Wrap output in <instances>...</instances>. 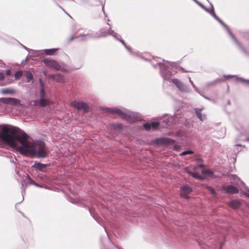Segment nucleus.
<instances>
[{"label": "nucleus", "mask_w": 249, "mask_h": 249, "mask_svg": "<svg viewBox=\"0 0 249 249\" xmlns=\"http://www.w3.org/2000/svg\"><path fill=\"white\" fill-rule=\"evenodd\" d=\"M2 138L11 144L16 146L19 152L25 156H36L45 158L48 155L45 144L43 142L33 143L28 140V136L25 133L21 134L20 137H17L13 131H9L4 129L2 133Z\"/></svg>", "instance_id": "obj_1"}, {"label": "nucleus", "mask_w": 249, "mask_h": 249, "mask_svg": "<svg viewBox=\"0 0 249 249\" xmlns=\"http://www.w3.org/2000/svg\"><path fill=\"white\" fill-rule=\"evenodd\" d=\"M107 24L109 26V28L108 30L102 29L100 31V33L98 35L94 36L93 34L90 33H87L86 34L84 35H80L79 36L73 35L70 39V40H72L74 38H77L81 41H85L90 38L104 37H106L108 35L112 36L114 37V38H117V33L115 32L114 30L111 29V25L109 23L107 22Z\"/></svg>", "instance_id": "obj_2"}, {"label": "nucleus", "mask_w": 249, "mask_h": 249, "mask_svg": "<svg viewBox=\"0 0 249 249\" xmlns=\"http://www.w3.org/2000/svg\"><path fill=\"white\" fill-rule=\"evenodd\" d=\"M105 110L111 114H116L124 118L129 122H135L140 120L139 114L124 108L120 109L118 107H111L105 108Z\"/></svg>", "instance_id": "obj_3"}, {"label": "nucleus", "mask_w": 249, "mask_h": 249, "mask_svg": "<svg viewBox=\"0 0 249 249\" xmlns=\"http://www.w3.org/2000/svg\"><path fill=\"white\" fill-rule=\"evenodd\" d=\"M212 17H213L217 21H218L226 30L228 34L232 39L233 41L237 45V47L246 55L249 56V53L242 46L241 44L237 40L235 37L233 36L232 33L227 25H226L223 21L220 19L215 14V12L212 10Z\"/></svg>", "instance_id": "obj_4"}, {"label": "nucleus", "mask_w": 249, "mask_h": 249, "mask_svg": "<svg viewBox=\"0 0 249 249\" xmlns=\"http://www.w3.org/2000/svg\"><path fill=\"white\" fill-rule=\"evenodd\" d=\"M160 68V73L163 78V80H168L170 78L172 75V73L169 70H167L166 68L168 66L171 65V62L169 61H165L163 60V63H158Z\"/></svg>", "instance_id": "obj_5"}, {"label": "nucleus", "mask_w": 249, "mask_h": 249, "mask_svg": "<svg viewBox=\"0 0 249 249\" xmlns=\"http://www.w3.org/2000/svg\"><path fill=\"white\" fill-rule=\"evenodd\" d=\"M71 106L80 110H83L85 112L88 111L89 107L88 105L83 102L73 101L71 103Z\"/></svg>", "instance_id": "obj_6"}, {"label": "nucleus", "mask_w": 249, "mask_h": 249, "mask_svg": "<svg viewBox=\"0 0 249 249\" xmlns=\"http://www.w3.org/2000/svg\"><path fill=\"white\" fill-rule=\"evenodd\" d=\"M44 64L51 68H53L56 70H61L62 71H65V69L61 68L58 63L53 60L46 59L43 60Z\"/></svg>", "instance_id": "obj_7"}, {"label": "nucleus", "mask_w": 249, "mask_h": 249, "mask_svg": "<svg viewBox=\"0 0 249 249\" xmlns=\"http://www.w3.org/2000/svg\"><path fill=\"white\" fill-rule=\"evenodd\" d=\"M172 83L175 84L179 91L181 92H188L189 89L187 86L178 79H172Z\"/></svg>", "instance_id": "obj_8"}, {"label": "nucleus", "mask_w": 249, "mask_h": 249, "mask_svg": "<svg viewBox=\"0 0 249 249\" xmlns=\"http://www.w3.org/2000/svg\"><path fill=\"white\" fill-rule=\"evenodd\" d=\"M49 165L47 164L35 162L34 165L32 166V168L34 169L36 171L45 172L46 171V168Z\"/></svg>", "instance_id": "obj_9"}, {"label": "nucleus", "mask_w": 249, "mask_h": 249, "mask_svg": "<svg viewBox=\"0 0 249 249\" xmlns=\"http://www.w3.org/2000/svg\"><path fill=\"white\" fill-rule=\"evenodd\" d=\"M180 195L186 199H188V195L192 191V189L188 185H184L180 188Z\"/></svg>", "instance_id": "obj_10"}, {"label": "nucleus", "mask_w": 249, "mask_h": 249, "mask_svg": "<svg viewBox=\"0 0 249 249\" xmlns=\"http://www.w3.org/2000/svg\"><path fill=\"white\" fill-rule=\"evenodd\" d=\"M156 142L158 144H167L174 143L175 141L174 140L169 138H161L157 139Z\"/></svg>", "instance_id": "obj_11"}, {"label": "nucleus", "mask_w": 249, "mask_h": 249, "mask_svg": "<svg viewBox=\"0 0 249 249\" xmlns=\"http://www.w3.org/2000/svg\"><path fill=\"white\" fill-rule=\"evenodd\" d=\"M6 128H7V129H8L9 130V131H13L14 132V134H15V135L16 136H17V137H20V135H18V134H17V133H16V129H15V128H9V127H4V128H2V130L1 131V132H0V139L2 141H3V142H6V143H8L9 145H10L11 146H12V147H14V148H17V146H16L13 145L11 144H10L8 142L6 141H4V140H3L2 139V137H1V136H2V132H3V130L4 129H6Z\"/></svg>", "instance_id": "obj_12"}, {"label": "nucleus", "mask_w": 249, "mask_h": 249, "mask_svg": "<svg viewBox=\"0 0 249 249\" xmlns=\"http://www.w3.org/2000/svg\"><path fill=\"white\" fill-rule=\"evenodd\" d=\"M49 77L53 81L59 83H64L65 82V79L63 76L60 74H51Z\"/></svg>", "instance_id": "obj_13"}, {"label": "nucleus", "mask_w": 249, "mask_h": 249, "mask_svg": "<svg viewBox=\"0 0 249 249\" xmlns=\"http://www.w3.org/2000/svg\"><path fill=\"white\" fill-rule=\"evenodd\" d=\"M175 123V119L173 117H170L163 121L161 123V126L163 127H167Z\"/></svg>", "instance_id": "obj_14"}, {"label": "nucleus", "mask_w": 249, "mask_h": 249, "mask_svg": "<svg viewBox=\"0 0 249 249\" xmlns=\"http://www.w3.org/2000/svg\"><path fill=\"white\" fill-rule=\"evenodd\" d=\"M223 190L228 194H236L239 191L236 187L232 185L224 186L223 187Z\"/></svg>", "instance_id": "obj_15"}, {"label": "nucleus", "mask_w": 249, "mask_h": 249, "mask_svg": "<svg viewBox=\"0 0 249 249\" xmlns=\"http://www.w3.org/2000/svg\"><path fill=\"white\" fill-rule=\"evenodd\" d=\"M228 178L231 183L237 184L238 185H239L242 183L239 178L235 175H229L228 176Z\"/></svg>", "instance_id": "obj_16"}, {"label": "nucleus", "mask_w": 249, "mask_h": 249, "mask_svg": "<svg viewBox=\"0 0 249 249\" xmlns=\"http://www.w3.org/2000/svg\"><path fill=\"white\" fill-rule=\"evenodd\" d=\"M116 39L122 43V44L124 46V47L131 54H132V55H134V56H140V54L139 53L132 52V51L131 50L130 47H128L126 45V44L125 43V42H124V40H123L122 39H119L118 37H117V38H116Z\"/></svg>", "instance_id": "obj_17"}, {"label": "nucleus", "mask_w": 249, "mask_h": 249, "mask_svg": "<svg viewBox=\"0 0 249 249\" xmlns=\"http://www.w3.org/2000/svg\"><path fill=\"white\" fill-rule=\"evenodd\" d=\"M229 205L231 208L236 209L240 207L241 203L239 200H231Z\"/></svg>", "instance_id": "obj_18"}, {"label": "nucleus", "mask_w": 249, "mask_h": 249, "mask_svg": "<svg viewBox=\"0 0 249 249\" xmlns=\"http://www.w3.org/2000/svg\"><path fill=\"white\" fill-rule=\"evenodd\" d=\"M201 109L198 108H195V112L197 117L201 121H203L205 120L206 117L204 115L201 114Z\"/></svg>", "instance_id": "obj_19"}, {"label": "nucleus", "mask_w": 249, "mask_h": 249, "mask_svg": "<svg viewBox=\"0 0 249 249\" xmlns=\"http://www.w3.org/2000/svg\"><path fill=\"white\" fill-rule=\"evenodd\" d=\"M224 77L225 78L235 77V78L236 79V80H239V81H240L244 82L246 84H249V80L244 79L242 77H239L236 75H224Z\"/></svg>", "instance_id": "obj_20"}, {"label": "nucleus", "mask_w": 249, "mask_h": 249, "mask_svg": "<svg viewBox=\"0 0 249 249\" xmlns=\"http://www.w3.org/2000/svg\"><path fill=\"white\" fill-rule=\"evenodd\" d=\"M25 75L26 78V81L28 83H31V84L33 83V76L32 72L29 71H27L25 72Z\"/></svg>", "instance_id": "obj_21"}, {"label": "nucleus", "mask_w": 249, "mask_h": 249, "mask_svg": "<svg viewBox=\"0 0 249 249\" xmlns=\"http://www.w3.org/2000/svg\"><path fill=\"white\" fill-rule=\"evenodd\" d=\"M39 82H40V86H41V89H40V99L45 98V90H44V89L43 87V84L42 81L41 80V79H40Z\"/></svg>", "instance_id": "obj_22"}, {"label": "nucleus", "mask_w": 249, "mask_h": 249, "mask_svg": "<svg viewBox=\"0 0 249 249\" xmlns=\"http://www.w3.org/2000/svg\"><path fill=\"white\" fill-rule=\"evenodd\" d=\"M49 105V100H46L45 98H41L39 100V105L42 107H44L45 106Z\"/></svg>", "instance_id": "obj_23"}, {"label": "nucleus", "mask_w": 249, "mask_h": 249, "mask_svg": "<svg viewBox=\"0 0 249 249\" xmlns=\"http://www.w3.org/2000/svg\"><path fill=\"white\" fill-rule=\"evenodd\" d=\"M57 50V49H45L44 52L47 55H53Z\"/></svg>", "instance_id": "obj_24"}, {"label": "nucleus", "mask_w": 249, "mask_h": 249, "mask_svg": "<svg viewBox=\"0 0 249 249\" xmlns=\"http://www.w3.org/2000/svg\"><path fill=\"white\" fill-rule=\"evenodd\" d=\"M224 81V79L223 78H218L216 79L214 81L212 82H210L207 84V86H210L214 85V84H216L218 83L222 82Z\"/></svg>", "instance_id": "obj_25"}, {"label": "nucleus", "mask_w": 249, "mask_h": 249, "mask_svg": "<svg viewBox=\"0 0 249 249\" xmlns=\"http://www.w3.org/2000/svg\"><path fill=\"white\" fill-rule=\"evenodd\" d=\"M4 100L5 102H11L14 104L17 103L18 102V99L12 98H5Z\"/></svg>", "instance_id": "obj_26"}, {"label": "nucleus", "mask_w": 249, "mask_h": 249, "mask_svg": "<svg viewBox=\"0 0 249 249\" xmlns=\"http://www.w3.org/2000/svg\"><path fill=\"white\" fill-rule=\"evenodd\" d=\"M114 129L120 130L122 128V125L121 124H112Z\"/></svg>", "instance_id": "obj_27"}, {"label": "nucleus", "mask_w": 249, "mask_h": 249, "mask_svg": "<svg viewBox=\"0 0 249 249\" xmlns=\"http://www.w3.org/2000/svg\"><path fill=\"white\" fill-rule=\"evenodd\" d=\"M1 93L3 94H11L13 93V91L10 89H4L1 90Z\"/></svg>", "instance_id": "obj_28"}, {"label": "nucleus", "mask_w": 249, "mask_h": 249, "mask_svg": "<svg viewBox=\"0 0 249 249\" xmlns=\"http://www.w3.org/2000/svg\"><path fill=\"white\" fill-rule=\"evenodd\" d=\"M193 153H194V152L193 151H192L191 150H187L186 151H184L182 152H181V153H180L179 155L182 156L186 155L187 154H192Z\"/></svg>", "instance_id": "obj_29"}, {"label": "nucleus", "mask_w": 249, "mask_h": 249, "mask_svg": "<svg viewBox=\"0 0 249 249\" xmlns=\"http://www.w3.org/2000/svg\"><path fill=\"white\" fill-rule=\"evenodd\" d=\"M205 187L210 191V193L212 195L215 196L216 195V193L213 188L212 187L206 185Z\"/></svg>", "instance_id": "obj_30"}, {"label": "nucleus", "mask_w": 249, "mask_h": 249, "mask_svg": "<svg viewBox=\"0 0 249 249\" xmlns=\"http://www.w3.org/2000/svg\"><path fill=\"white\" fill-rule=\"evenodd\" d=\"M22 75L21 71H17L15 74V78L16 79H18L20 78Z\"/></svg>", "instance_id": "obj_31"}, {"label": "nucleus", "mask_w": 249, "mask_h": 249, "mask_svg": "<svg viewBox=\"0 0 249 249\" xmlns=\"http://www.w3.org/2000/svg\"><path fill=\"white\" fill-rule=\"evenodd\" d=\"M28 182L36 186H37V187H41L42 188L43 186H41V185H39L38 184L36 183L34 180H33V179H32L31 178H29V179H28Z\"/></svg>", "instance_id": "obj_32"}, {"label": "nucleus", "mask_w": 249, "mask_h": 249, "mask_svg": "<svg viewBox=\"0 0 249 249\" xmlns=\"http://www.w3.org/2000/svg\"><path fill=\"white\" fill-rule=\"evenodd\" d=\"M143 126L144 128L147 131L149 130L151 128V125L149 123H146L143 124Z\"/></svg>", "instance_id": "obj_33"}, {"label": "nucleus", "mask_w": 249, "mask_h": 249, "mask_svg": "<svg viewBox=\"0 0 249 249\" xmlns=\"http://www.w3.org/2000/svg\"><path fill=\"white\" fill-rule=\"evenodd\" d=\"M160 124L159 122H153L150 124L151 125V127L155 129L160 125Z\"/></svg>", "instance_id": "obj_34"}, {"label": "nucleus", "mask_w": 249, "mask_h": 249, "mask_svg": "<svg viewBox=\"0 0 249 249\" xmlns=\"http://www.w3.org/2000/svg\"><path fill=\"white\" fill-rule=\"evenodd\" d=\"M189 174L195 178L199 179L201 178V177L200 176L198 175L196 173L189 172Z\"/></svg>", "instance_id": "obj_35"}, {"label": "nucleus", "mask_w": 249, "mask_h": 249, "mask_svg": "<svg viewBox=\"0 0 249 249\" xmlns=\"http://www.w3.org/2000/svg\"><path fill=\"white\" fill-rule=\"evenodd\" d=\"M196 2L199 6H200L203 9H204L206 11H208V8H207L206 7H205L202 4L196 0H194Z\"/></svg>", "instance_id": "obj_36"}, {"label": "nucleus", "mask_w": 249, "mask_h": 249, "mask_svg": "<svg viewBox=\"0 0 249 249\" xmlns=\"http://www.w3.org/2000/svg\"><path fill=\"white\" fill-rule=\"evenodd\" d=\"M204 173L207 175L208 176H211L213 175V172L210 170H206Z\"/></svg>", "instance_id": "obj_37"}, {"label": "nucleus", "mask_w": 249, "mask_h": 249, "mask_svg": "<svg viewBox=\"0 0 249 249\" xmlns=\"http://www.w3.org/2000/svg\"><path fill=\"white\" fill-rule=\"evenodd\" d=\"M211 7L210 9H208V11H206L207 12H208V13H209L211 16H212V10L214 12V8H213V5L211 4Z\"/></svg>", "instance_id": "obj_38"}, {"label": "nucleus", "mask_w": 249, "mask_h": 249, "mask_svg": "<svg viewBox=\"0 0 249 249\" xmlns=\"http://www.w3.org/2000/svg\"><path fill=\"white\" fill-rule=\"evenodd\" d=\"M193 87L196 91L198 92L200 95H202V92L200 91L195 85H194Z\"/></svg>", "instance_id": "obj_39"}, {"label": "nucleus", "mask_w": 249, "mask_h": 249, "mask_svg": "<svg viewBox=\"0 0 249 249\" xmlns=\"http://www.w3.org/2000/svg\"><path fill=\"white\" fill-rule=\"evenodd\" d=\"M4 79V75L2 72L0 71V80L3 81Z\"/></svg>", "instance_id": "obj_40"}, {"label": "nucleus", "mask_w": 249, "mask_h": 249, "mask_svg": "<svg viewBox=\"0 0 249 249\" xmlns=\"http://www.w3.org/2000/svg\"><path fill=\"white\" fill-rule=\"evenodd\" d=\"M11 74V71L9 70L6 71V74L7 75H9Z\"/></svg>", "instance_id": "obj_41"}, {"label": "nucleus", "mask_w": 249, "mask_h": 249, "mask_svg": "<svg viewBox=\"0 0 249 249\" xmlns=\"http://www.w3.org/2000/svg\"><path fill=\"white\" fill-rule=\"evenodd\" d=\"M189 82L191 84V85H192V86L193 87L195 85L194 84L193 81L191 80V78L190 77L189 78Z\"/></svg>", "instance_id": "obj_42"}, {"label": "nucleus", "mask_w": 249, "mask_h": 249, "mask_svg": "<svg viewBox=\"0 0 249 249\" xmlns=\"http://www.w3.org/2000/svg\"><path fill=\"white\" fill-rule=\"evenodd\" d=\"M24 194H25V189H24L23 191L22 192V195L23 196ZM23 199H24V197H23L22 201H23Z\"/></svg>", "instance_id": "obj_43"}, {"label": "nucleus", "mask_w": 249, "mask_h": 249, "mask_svg": "<svg viewBox=\"0 0 249 249\" xmlns=\"http://www.w3.org/2000/svg\"><path fill=\"white\" fill-rule=\"evenodd\" d=\"M202 96L203 97H204L205 99H208V100H210V99L209 98H208V97H206V96H204V95H202Z\"/></svg>", "instance_id": "obj_44"}, {"label": "nucleus", "mask_w": 249, "mask_h": 249, "mask_svg": "<svg viewBox=\"0 0 249 249\" xmlns=\"http://www.w3.org/2000/svg\"><path fill=\"white\" fill-rule=\"evenodd\" d=\"M223 244H224V243H222L221 244V245L220 246V249H222Z\"/></svg>", "instance_id": "obj_45"}, {"label": "nucleus", "mask_w": 249, "mask_h": 249, "mask_svg": "<svg viewBox=\"0 0 249 249\" xmlns=\"http://www.w3.org/2000/svg\"><path fill=\"white\" fill-rule=\"evenodd\" d=\"M57 5L63 11H64V9L59 5V4H57Z\"/></svg>", "instance_id": "obj_46"}, {"label": "nucleus", "mask_w": 249, "mask_h": 249, "mask_svg": "<svg viewBox=\"0 0 249 249\" xmlns=\"http://www.w3.org/2000/svg\"><path fill=\"white\" fill-rule=\"evenodd\" d=\"M104 5H103L102 6V11H103V12L105 13V11H104Z\"/></svg>", "instance_id": "obj_47"}, {"label": "nucleus", "mask_w": 249, "mask_h": 249, "mask_svg": "<svg viewBox=\"0 0 249 249\" xmlns=\"http://www.w3.org/2000/svg\"><path fill=\"white\" fill-rule=\"evenodd\" d=\"M199 167H202V166H203V165L202 164H200V165H199Z\"/></svg>", "instance_id": "obj_48"}, {"label": "nucleus", "mask_w": 249, "mask_h": 249, "mask_svg": "<svg viewBox=\"0 0 249 249\" xmlns=\"http://www.w3.org/2000/svg\"><path fill=\"white\" fill-rule=\"evenodd\" d=\"M96 221H97L98 223H99V222L98 221V220L97 219H96Z\"/></svg>", "instance_id": "obj_49"}, {"label": "nucleus", "mask_w": 249, "mask_h": 249, "mask_svg": "<svg viewBox=\"0 0 249 249\" xmlns=\"http://www.w3.org/2000/svg\"><path fill=\"white\" fill-rule=\"evenodd\" d=\"M181 69L182 71H184V70H183V68H181Z\"/></svg>", "instance_id": "obj_50"}, {"label": "nucleus", "mask_w": 249, "mask_h": 249, "mask_svg": "<svg viewBox=\"0 0 249 249\" xmlns=\"http://www.w3.org/2000/svg\"><path fill=\"white\" fill-rule=\"evenodd\" d=\"M247 140V141L249 142V139H248Z\"/></svg>", "instance_id": "obj_51"}, {"label": "nucleus", "mask_w": 249, "mask_h": 249, "mask_svg": "<svg viewBox=\"0 0 249 249\" xmlns=\"http://www.w3.org/2000/svg\"><path fill=\"white\" fill-rule=\"evenodd\" d=\"M45 189H48V187H45Z\"/></svg>", "instance_id": "obj_52"}, {"label": "nucleus", "mask_w": 249, "mask_h": 249, "mask_svg": "<svg viewBox=\"0 0 249 249\" xmlns=\"http://www.w3.org/2000/svg\"><path fill=\"white\" fill-rule=\"evenodd\" d=\"M248 193H249V191H248Z\"/></svg>", "instance_id": "obj_53"}, {"label": "nucleus", "mask_w": 249, "mask_h": 249, "mask_svg": "<svg viewBox=\"0 0 249 249\" xmlns=\"http://www.w3.org/2000/svg\"><path fill=\"white\" fill-rule=\"evenodd\" d=\"M248 193H249V191H248Z\"/></svg>", "instance_id": "obj_54"}]
</instances>
